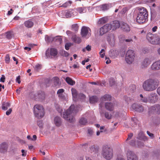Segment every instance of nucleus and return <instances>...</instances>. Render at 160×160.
Masks as SVG:
<instances>
[{"label": "nucleus", "instance_id": "nucleus-1", "mask_svg": "<svg viewBox=\"0 0 160 160\" xmlns=\"http://www.w3.org/2000/svg\"><path fill=\"white\" fill-rule=\"evenodd\" d=\"M159 83L158 80L157 79L150 78L144 82L142 84V87L146 91H153L157 88Z\"/></svg>", "mask_w": 160, "mask_h": 160}, {"label": "nucleus", "instance_id": "nucleus-2", "mask_svg": "<svg viewBox=\"0 0 160 160\" xmlns=\"http://www.w3.org/2000/svg\"><path fill=\"white\" fill-rule=\"evenodd\" d=\"M137 13L136 22L139 24H142L148 21V12L146 9L143 7H138L136 9Z\"/></svg>", "mask_w": 160, "mask_h": 160}, {"label": "nucleus", "instance_id": "nucleus-3", "mask_svg": "<svg viewBox=\"0 0 160 160\" xmlns=\"http://www.w3.org/2000/svg\"><path fill=\"white\" fill-rule=\"evenodd\" d=\"M76 109L77 108L75 107L74 105H71L68 110L63 113V118L70 122H73L75 120L74 116L78 112Z\"/></svg>", "mask_w": 160, "mask_h": 160}, {"label": "nucleus", "instance_id": "nucleus-4", "mask_svg": "<svg viewBox=\"0 0 160 160\" xmlns=\"http://www.w3.org/2000/svg\"><path fill=\"white\" fill-rule=\"evenodd\" d=\"M101 155L103 158L105 159L110 160L113 157V149L112 148L108 146H104L102 148Z\"/></svg>", "mask_w": 160, "mask_h": 160}, {"label": "nucleus", "instance_id": "nucleus-5", "mask_svg": "<svg viewBox=\"0 0 160 160\" xmlns=\"http://www.w3.org/2000/svg\"><path fill=\"white\" fill-rule=\"evenodd\" d=\"M146 38L151 44L153 45L160 44V38L156 34L149 32L147 34Z\"/></svg>", "mask_w": 160, "mask_h": 160}, {"label": "nucleus", "instance_id": "nucleus-6", "mask_svg": "<svg viewBox=\"0 0 160 160\" xmlns=\"http://www.w3.org/2000/svg\"><path fill=\"white\" fill-rule=\"evenodd\" d=\"M33 111L35 116L38 119L42 118L44 116V108L41 105H35L33 108Z\"/></svg>", "mask_w": 160, "mask_h": 160}, {"label": "nucleus", "instance_id": "nucleus-7", "mask_svg": "<svg viewBox=\"0 0 160 160\" xmlns=\"http://www.w3.org/2000/svg\"><path fill=\"white\" fill-rule=\"evenodd\" d=\"M135 53L134 51L129 50L126 52L125 56V61L128 64H131L134 61Z\"/></svg>", "mask_w": 160, "mask_h": 160}, {"label": "nucleus", "instance_id": "nucleus-8", "mask_svg": "<svg viewBox=\"0 0 160 160\" xmlns=\"http://www.w3.org/2000/svg\"><path fill=\"white\" fill-rule=\"evenodd\" d=\"M148 102L152 104L155 103L158 101V96L155 92H152L148 94Z\"/></svg>", "mask_w": 160, "mask_h": 160}, {"label": "nucleus", "instance_id": "nucleus-9", "mask_svg": "<svg viewBox=\"0 0 160 160\" xmlns=\"http://www.w3.org/2000/svg\"><path fill=\"white\" fill-rule=\"evenodd\" d=\"M91 30L90 29L86 26H83L81 30V34L82 37L88 38L91 36Z\"/></svg>", "mask_w": 160, "mask_h": 160}, {"label": "nucleus", "instance_id": "nucleus-10", "mask_svg": "<svg viewBox=\"0 0 160 160\" xmlns=\"http://www.w3.org/2000/svg\"><path fill=\"white\" fill-rule=\"evenodd\" d=\"M149 114L160 113V106L158 104H155L150 107L148 110Z\"/></svg>", "mask_w": 160, "mask_h": 160}, {"label": "nucleus", "instance_id": "nucleus-11", "mask_svg": "<svg viewBox=\"0 0 160 160\" xmlns=\"http://www.w3.org/2000/svg\"><path fill=\"white\" fill-rule=\"evenodd\" d=\"M126 153L128 160H138L137 156L132 151L128 150Z\"/></svg>", "mask_w": 160, "mask_h": 160}, {"label": "nucleus", "instance_id": "nucleus-12", "mask_svg": "<svg viewBox=\"0 0 160 160\" xmlns=\"http://www.w3.org/2000/svg\"><path fill=\"white\" fill-rule=\"evenodd\" d=\"M110 26L109 24H107L100 28L99 32L101 35H102L110 30Z\"/></svg>", "mask_w": 160, "mask_h": 160}, {"label": "nucleus", "instance_id": "nucleus-13", "mask_svg": "<svg viewBox=\"0 0 160 160\" xmlns=\"http://www.w3.org/2000/svg\"><path fill=\"white\" fill-rule=\"evenodd\" d=\"M132 108L135 111L139 112H142L144 110L143 107L141 104L137 103H134L132 106Z\"/></svg>", "mask_w": 160, "mask_h": 160}, {"label": "nucleus", "instance_id": "nucleus-14", "mask_svg": "<svg viewBox=\"0 0 160 160\" xmlns=\"http://www.w3.org/2000/svg\"><path fill=\"white\" fill-rule=\"evenodd\" d=\"M151 61L150 59L148 58H144L141 62L142 68H147L151 64Z\"/></svg>", "mask_w": 160, "mask_h": 160}, {"label": "nucleus", "instance_id": "nucleus-15", "mask_svg": "<svg viewBox=\"0 0 160 160\" xmlns=\"http://www.w3.org/2000/svg\"><path fill=\"white\" fill-rule=\"evenodd\" d=\"M77 14V12L74 10L70 9L66 12L65 16L67 18H69L76 16Z\"/></svg>", "mask_w": 160, "mask_h": 160}, {"label": "nucleus", "instance_id": "nucleus-16", "mask_svg": "<svg viewBox=\"0 0 160 160\" xmlns=\"http://www.w3.org/2000/svg\"><path fill=\"white\" fill-rule=\"evenodd\" d=\"M109 24L110 26V29L114 30L119 28L120 26V23L118 21H114Z\"/></svg>", "mask_w": 160, "mask_h": 160}, {"label": "nucleus", "instance_id": "nucleus-17", "mask_svg": "<svg viewBox=\"0 0 160 160\" xmlns=\"http://www.w3.org/2000/svg\"><path fill=\"white\" fill-rule=\"evenodd\" d=\"M151 69L154 71H157L160 69V60L154 62L151 66Z\"/></svg>", "mask_w": 160, "mask_h": 160}, {"label": "nucleus", "instance_id": "nucleus-18", "mask_svg": "<svg viewBox=\"0 0 160 160\" xmlns=\"http://www.w3.org/2000/svg\"><path fill=\"white\" fill-rule=\"evenodd\" d=\"M112 4H105L98 6L96 8H99L101 10L104 11L107 10L109 8L112 7Z\"/></svg>", "mask_w": 160, "mask_h": 160}, {"label": "nucleus", "instance_id": "nucleus-19", "mask_svg": "<svg viewBox=\"0 0 160 160\" xmlns=\"http://www.w3.org/2000/svg\"><path fill=\"white\" fill-rule=\"evenodd\" d=\"M102 104V103L101 102L99 104L100 107V112L101 114V115L102 116H103L104 115L105 117L108 119H110L111 118L112 115H111L108 112H106L105 113L103 112V111L101 110L102 107L101 106Z\"/></svg>", "mask_w": 160, "mask_h": 160}, {"label": "nucleus", "instance_id": "nucleus-20", "mask_svg": "<svg viewBox=\"0 0 160 160\" xmlns=\"http://www.w3.org/2000/svg\"><path fill=\"white\" fill-rule=\"evenodd\" d=\"M64 92V90L63 89H60L57 91V94L58 97L61 99L64 100L66 98Z\"/></svg>", "mask_w": 160, "mask_h": 160}, {"label": "nucleus", "instance_id": "nucleus-21", "mask_svg": "<svg viewBox=\"0 0 160 160\" xmlns=\"http://www.w3.org/2000/svg\"><path fill=\"white\" fill-rule=\"evenodd\" d=\"M107 41L110 44L112 45L114 43L115 39L113 34H108L107 37Z\"/></svg>", "mask_w": 160, "mask_h": 160}, {"label": "nucleus", "instance_id": "nucleus-22", "mask_svg": "<svg viewBox=\"0 0 160 160\" xmlns=\"http://www.w3.org/2000/svg\"><path fill=\"white\" fill-rule=\"evenodd\" d=\"M8 147V144L5 142H3L0 144V152L4 153L7 151Z\"/></svg>", "mask_w": 160, "mask_h": 160}, {"label": "nucleus", "instance_id": "nucleus-23", "mask_svg": "<svg viewBox=\"0 0 160 160\" xmlns=\"http://www.w3.org/2000/svg\"><path fill=\"white\" fill-rule=\"evenodd\" d=\"M121 27L122 30L124 31L128 32L130 30L129 26L127 23L122 22L121 24Z\"/></svg>", "mask_w": 160, "mask_h": 160}, {"label": "nucleus", "instance_id": "nucleus-24", "mask_svg": "<svg viewBox=\"0 0 160 160\" xmlns=\"http://www.w3.org/2000/svg\"><path fill=\"white\" fill-rule=\"evenodd\" d=\"M137 138L140 140H143L144 141L148 140L147 137L144 136L143 132L142 131H140L139 133Z\"/></svg>", "mask_w": 160, "mask_h": 160}, {"label": "nucleus", "instance_id": "nucleus-25", "mask_svg": "<svg viewBox=\"0 0 160 160\" xmlns=\"http://www.w3.org/2000/svg\"><path fill=\"white\" fill-rule=\"evenodd\" d=\"M54 123L56 126H60L62 123L61 118L58 116L55 117L54 119Z\"/></svg>", "mask_w": 160, "mask_h": 160}, {"label": "nucleus", "instance_id": "nucleus-26", "mask_svg": "<svg viewBox=\"0 0 160 160\" xmlns=\"http://www.w3.org/2000/svg\"><path fill=\"white\" fill-rule=\"evenodd\" d=\"M77 11L80 14H82L86 12L87 11V7H79L76 8Z\"/></svg>", "mask_w": 160, "mask_h": 160}, {"label": "nucleus", "instance_id": "nucleus-27", "mask_svg": "<svg viewBox=\"0 0 160 160\" xmlns=\"http://www.w3.org/2000/svg\"><path fill=\"white\" fill-rule=\"evenodd\" d=\"M105 107L109 111H112L113 110V104L111 102L106 103L105 104Z\"/></svg>", "mask_w": 160, "mask_h": 160}, {"label": "nucleus", "instance_id": "nucleus-28", "mask_svg": "<svg viewBox=\"0 0 160 160\" xmlns=\"http://www.w3.org/2000/svg\"><path fill=\"white\" fill-rule=\"evenodd\" d=\"M138 98L140 102L145 103L148 102V97H146L145 96H143L141 94L139 95Z\"/></svg>", "mask_w": 160, "mask_h": 160}, {"label": "nucleus", "instance_id": "nucleus-29", "mask_svg": "<svg viewBox=\"0 0 160 160\" xmlns=\"http://www.w3.org/2000/svg\"><path fill=\"white\" fill-rule=\"evenodd\" d=\"M112 97L111 95L108 94L104 95L101 98V100L102 102L109 101L111 99Z\"/></svg>", "mask_w": 160, "mask_h": 160}, {"label": "nucleus", "instance_id": "nucleus-30", "mask_svg": "<svg viewBox=\"0 0 160 160\" xmlns=\"http://www.w3.org/2000/svg\"><path fill=\"white\" fill-rule=\"evenodd\" d=\"M53 83L56 86L59 87L60 85V83L59 78L58 77H54L53 78Z\"/></svg>", "mask_w": 160, "mask_h": 160}, {"label": "nucleus", "instance_id": "nucleus-31", "mask_svg": "<svg viewBox=\"0 0 160 160\" xmlns=\"http://www.w3.org/2000/svg\"><path fill=\"white\" fill-rule=\"evenodd\" d=\"M25 26L28 28H31L33 25V22L30 20H28L24 22Z\"/></svg>", "mask_w": 160, "mask_h": 160}, {"label": "nucleus", "instance_id": "nucleus-32", "mask_svg": "<svg viewBox=\"0 0 160 160\" xmlns=\"http://www.w3.org/2000/svg\"><path fill=\"white\" fill-rule=\"evenodd\" d=\"M65 80L68 84L71 85H73L75 84V81H73L71 78L69 77H66Z\"/></svg>", "mask_w": 160, "mask_h": 160}, {"label": "nucleus", "instance_id": "nucleus-33", "mask_svg": "<svg viewBox=\"0 0 160 160\" xmlns=\"http://www.w3.org/2000/svg\"><path fill=\"white\" fill-rule=\"evenodd\" d=\"M137 120L136 118H131L130 122L131 125L133 127H135L137 126Z\"/></svg>", "mask_w": 160, "mask_h": 160}, {"label": "nucleus", "instance_id": "nucleus-34", "mask_svg": "<svg viewBox=\"0 0 160 160\" xmlns=\"http://www.w3.org/2000/svg\"><path fill=\"white\" fill-rule=\"evenodd\" d=\"M10 106V103L9 102H3L2 106V109L4 110H7Z\"/></svg>", "mask_w": 160, "mask_h": 160}, {"label": "nucleus", "instance_id": "nucleus-35", "mask_svg": "<svg viewBox=\"0 0 160 160\" xmlns=\"http://www.w3.org/2000/svg\"><path fill=\"white\" fill-rule=\"evenodd\" d=\"M50 55L54 57L56 56L58 54V51L56 49L51 48L50 50Z\"/></svg>", "mask_w": 160, "mask_h": 160}, {"label": "nucleus", "instance_id": "nucleus-36", "mask_svg": "<svg viewBox=\"0 0 160 160\" xmlns=\"http://www.w3.org/2000/svg\"><path fill=\"white\" fill-rule=\"evenodd\" d=\"M98 100V99L97 97L96 96H92L89 98L90 102L91 103H94L97 102Z\"/></svg>", "mask_w": 160, "mask_h": 160}, {"label": "nucleus", "instance_id": "nucleus-37", "mask_svg": "<svg viewBox=\"0 0 160 160\" xmlns=\"http://www.w3.org/2000/svg\"><path fill=\"white\" fill-rule=\"evenodd\" d=\"M5 35L6 38L8 39H11L13 36V32L10 31L7 32Z\"/></svg>", "mask_w": 160, "mask_h": 160}, {"label": "nucleus", "instance_id": "nucleus-38", "mask_svg": "<svg viewBox=\"0 0 160 160\" xmlns=\"http://www.w3.org/2000/svg\"><path fill=\"white\" fill-rule=\"evenodd\" d=\"M62 39L60 36H57L53 38V41H55L58 42V44H60L62 42Z\"/></svg>", "mask_w": 160, "mask_h": 160}, {"label": "nucleus", "instance_id": "nucleus-39", "mask_svg": "<svg viewBox=\"0 0 160 160\" xmlns=\"http://www.w3.org/2000/svg\"><path fill=\"white\" fill-rule=\"evenodd\" d=\"M71 91L73 98H76L78 96L77 90L75 89L72 88L71 89Z\"/></svg>", "mask_w": 160, "mask_h": 160}, {"label": "nucleus", "instance_id": "nucleus-40", "mask_svg": "<svg viewBox=\"0 0 160 160\" xmlns=\"http://www.w3.org/2000/svg\"><path fill=\"white\" fill-rule=\"evenodd\" d=\"M124 98L127 103L128 104L132 102L133 100V99L126 96H125Z\"/></svg>", "mask_w": 160, "mask_h": 160}, {"label": "nucleus", "instance_id": "nucleus-41", "mask_svg": "<svg viewBox=\"0 0 160 160\" xmlns=\"http://www.w3.org/2000/svg\"><path fill=\"white\" fill-rule=\"evenodd\" d=\"M107 18L105 17H103L100 18L98 22V23L99 24H103L107 22Z\"/></svg>", "mask_w": 160, "mask_h": 160}, {"label": "nucleus", "instance_id": "nucleus-42", "mask_svg": "<svg viewBox=\"0 0 160 160\" xmlns=\"http://www.w3.org/2000/svg\"><path fill=\"white\" fill-rule=\"evenodd\" d=\"M38 96V98L41 99V100H43L45 98V94L44 93L42 92L41 91L40 92H39Z\"/></svg>", "mask_w": 160, "mask_h": 160}, {"label": "nucleus", "instance_id": "nucleus-43", "mask_svg": "<svg viewBox=\"0 0 160 160\" xmlns=\"http://www.w3.org/2000/svg\"><path fill=\"white\" fill-rule=\"evenodd\" d=\"M87 122L86 119L83 118H82L79 121V123L81 125H85Z\"/></svg>", "mask_w": 160, "mask_h": 160}, {"label": "nucleus", "instance_id": "nucleus-44", "mask_svg": "<svg viewBox=\"0 0 160 160\" xmlns=\"http://www.w3.org/2000/svg\"><path fill=\"white\" fill-rule=\"evenodd\" d=\"M60 53L61 55L66 57H68L69 55L68 53L63 50H61Z\"/></svg>", "mask_w": 160, "mask_h": 160}, {"label": "nucleus", "instance_id": "nucleus-45", "mask_svg": "<svg viewBox=\"0 0 160 160\" xmlns=\"http://www.w3.org/2000/svg\"><path fill=\"white\" fill-rule=\"evenodd\" d=\"M53 38L46 35L45 36V40L47 42H52L53 41Z\"/></svg>", "mask_w": 160, "mask_h": 160}, {"label": "nucleus", "instance_id": "nucleus-46", "mask_svg": "<svg viewBox=\"0 0 160 160\" xmlns=\"http://www.w3.org/2000/svg\"><path fill=\"white\" fill-rule=\"evenodd\" d=\"M72 3V2L71 1H68L63 4L62 5V7L65 8L67 7L68 6H70L71 5Z\"/></svg>", "mask_w": 160, "mask_h": 160}, {"label": "nucleus", "instance_id": "nucleus-47", "mask_svg": "<svg viewBox=\"0 0 160 160\" xmlns=\"http://www.w3.org/2000/svg\"><path fill=\"white\" fill-rule=\"evenodd\" d=\"M72 30L76 32L77 31L78 29V27L77 24H73L72 26Z\"/></svg>", "mask_w": 160, "mask_h": 160}, {"label": "nucleus", "instance_id": "nucleus-48", "mask_svg": "<svg viewBox=\"0 0 160 160\" xmlns=\"http://www.w3.org/2000/svg\"><path fill=\"white\" fill-rule=\"evenodd\" d=\"M55 107L57 110L58 111V112L60 113H61L62 112V109L61 108L58 104H56L55 105Z\"/></svg>", "mask_w": 160, "mask_h": 160}, {"label": "nucleus", "instance_id": "nucleus-49", "mask_svg": "<svg viewBox=\"0 0 160 160\" xmlns=\"http://www.w3.org/2000/svg\"><path fill=\"white\" fill-rule=\"evenodd\" d=\"M129 9V8L128 7H125L120 11V13L122 14H124L128 11Z\"/></svg>", "mask_w": 160, "mask_h": 160}, {"label": "nucleus", "instance_id": "nucleus-50", "mask_svg": "<svg viewBox=\"0 0 160 160\" xmlns=\"http://www.w3.org/2000/svg\"><path fill=\"white\" fill-rule=\"evenodd\" d=\"M90 150L91 153H95L97 151V148L95 147L94 145L92 146L90 148Z\"/></svg>", "mask_w": 160, "mask_h": 160}, {"label": "nucleus", "instance_id": "nucleus-51", "mask_svg": "<svg viewBox=\"0 0 160 160\" xmlns=\"http://www.w3.org/2000/svg\"><path fill=\"white\" fill-rule=\"evenodd\" d=\"M109 85L112 86L115 84V81L113 79L110 78L109 80Z\"/></svg>", "mask_w": 160, "mask_h": 160}, {"label": "nucleus", "instance_id": "nucleus-52", "mask_svg": "<svg viewBox=\"0 0 160 160\" xmlns=\"http://www.w3.org/2000/svg\"><path fill=\"white\" fill-rule=\"evenodd\" d=\"M91 50V47L89 45H88L85 48H84L82 49V51L83 52H85L86 50L89 51Z\"/></svg>", "mask_w": 160, "mask_h": 160}, {"label": "nucleus", "instance_id": "nucleus-53", "mask_svg": "<svg viewBox=\"0 0 160 160\" xmlns=\"http://www.w3.org/2000/svg\"><path fill=\"white\" fill-rule=\"evenodd\" d=\"M104 51H105L104 49H102L101 51L99 52L100 56L102 58H103L105 55Z\"/></svg>", "mask_w": 160, "mask_h": 160}, {"label": "nucleus", "instance_id": "nucleus-54", "mask_svg": "<svg viewBox=\"0 0 160 160\" xmlns=\"http://www.w3.org/2000/svg\"><path fill=\"white\" fill-rule=\"evenodd\" d=\"M5 61L7 63H8L10 62V58L8 54H7L5 58Z\"/></svg>", "mask_w": 160, "mask_h": 160}, {"label": "nucleus", "instance_id": "nucleus-55", "mask_svg": "<svg viewBox=\"0 0 160 160\" xmlns=\"http://www.w3.org/2000/svg\"><path fill=\"white\" fill-rule=\"evenodd\" d=\"M66 33L68 36L70 37L72 36L74 34L73 32L69 30L67 31Z\"/></svg>", "mask_w": 160, "mask_h": 160}, {"label": "nucleus", "instance_id": "nucleus-56", "mask_svg": "<svg viewBox=\"0 0 160 160\" xmlns=\"http://www.w3.org/2000/svg\"><path fill=\"white\" fill-rule=\"evenodd\" d=\"M71 46V43H67L65 45V48L67 50H68L69 49V47H70Z\"/></svg>", "mask_w": 160, "mask_h": 160}, {"label": "nucleus", "instance_id": "nucleus-57", "mask_svg": "<svg viewBox=\"0 0 160 160\" xmlns=\"http://www.w3.org/2000/svg\"><path fill=\"white\" fill-rule=\"evenodd\" d=\"M38 125L40 128H42V122L41 121H39L38 122Z\"/></svg>", "mask_w": 160, "mask_h": 160}, {"label": "nucleus", "instance_id": "nucleus-58", "mask_svg": "<svg viewBox=\"0 0 160 160\" xmlns=\"http://www.w3.org/2000/svg\"><path fill=\"white\" fill-rule=\"evenodd\" d=\"M81 40L79 37H77V38L74 42L77 43H79L81 42Z\"/></svg>", "mask_w": 160, "mask_h": 160}, {"label": "nucleus", "instance_id": "nucleus-59", "mask_svg": "<svg viewBox=\"0 0 160 160\" xmlns=\"http://www.w3.org/2000/svg\"><path fill=\"white\" fill-rule=\"evenodd\" d=\"M129 89L131 90V91H132L133 92L136 89L135 86L134 85H132L129 87Z\"/></svg>", "mask_w": 160, "mask_h": 160}, {"label": "nucleus", "instance_id": "nucleus-60", "mask_svg": "<svg viewBox=\"0 0 160 160\" xmlns=\"http://www.w3.org/2000/svg\"><path fill=\"white\" fill-rule=\"evenodd\" d=\"M147 133L148 135L152 138H154V135L152 133H150L148 131H147Z\"/></svg>", "mask_w": 160, "mask_h": 160}, {"label": "nucleus", "instance_id": "nucleus-61", "mask_svg": "<svg viewBox=\"0 0 160 160\" xmlns=\"http://www.w3.org/2000/svg\"><path fill=\"white\" fill-rule=\"evenodd\" d=\"M50 55H50V50H49L48 49L46 51V56L47 58H48V57H50Z\"/></svg>", "mask_w": 160, "mask_h": 160}, {"label": "nucleus", "instance_id": "nucleus-62", "mask_svg": "<svg viewBox=\"0 0 160 160\" xmlns=\"http://www.w3.org/2000/svg\"><path fill=\"white\" fill-rule=\"evenodd\" d=\"M133 136V134L132 133H130L128 136V138L126 140V141H127L130 140L131 138Z\"/></svg>", "mask_w": 160, "mask_h": 160}, {"label": "nucleus", "instance_id": "nucleus-63", "mask_svg": "<svg viewBox=\"0 0 160 160\" xmlns=\"http://www.w3.org/2000/svg\"><path fill=\"white\" fill-rule=\"evenodd\" d=\"M5 77L4 75H2V77L0 79V82H5Z\"/></svg>", "mask_w": 160, "mask_h": 160}, {"label": "nucleus", "instance_id": "nucleus-64", "mask_svg": "<svg viewBox=\"0 0 160 160\" xmlns=\"http://www.w3.org/2000/svg\"><path fill=\"white\" fill-rule=\"evenodd\" d=\"M77 38L76 35L73 34L72 36V40L74 42L75 40Z\"/></svg>", "mask_w": 160, "mask_h": 160}]
</instances>
